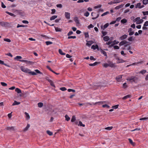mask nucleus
<instances>
[{
    "label": "nucleus",
    "mask_w": 148,
    "mask_h": 148,
    "mask_svg": "<svg viewBox=\"0 0 148 148\" xmlns=\"http://www.w3.org/2000/svg\"><path fill=\"white\" fill-rule=\"evenodd\" d=\"M21 69L23 72L29 73L32 75H35L37 74L36 73L40 74H42V73L40 72L39 70L36 69L35 70V72L34 71H31L30 70L28 69L27 68H25L23 66H21Z\"/></svg>",
    "instance_id": "obj_1"
},
{
    "label": "nucleus",
    "mask_w": 148,
    "mask_h": 148,
    "mask_svg": "<svg viewBox=\"0 0 148 148\" xmlns=\"http://www.w3.org/2000/svg\"><path fill=\"white\" fill-rule=\"evenodd\" d=\"M108 63H104L103 65V66L106 68L108 66H109L112 68L116 66L114 65L115 64L113 63L112 62L110 61H108Z\"/></svg>",
    "instance_id": "obj_2"
},
{
    "label": "nucleus",
    "mask_w": 148,
    "mask_h": 148,
    "mask_svg": "<svg viewBox=\"0 0 148 148\" xmlns=\"http://www.w3.org/2000/svg\"><path fill=\"white\" fill-rule=\"evenodd\" d=\"M91 15L93 17L92 18V19L94 20L97 18L99 16V14H97V13L94 12H92L91 13Z\"/></svg>",
    "instance_id": "obj_3"
},
{
    "label": "nucleus",
    "mask_w": 148,
    "mask_h": 148,
    "mask_svg": "<svg viewBox=\"0 0 148 148\" xmlns=\"http://www.w3.org/2000/svg\"><path fill=\"white\" fill-rule=\"evenodd\" d=\"M9 23L3 21L0 22V25L2 27H7L8 26Z\"/></svg>",
    "instance_id": "obj_4"
},
{
    "label": "nucleus",
    "mask_w": 148,
    "mask_h": 148,
    "mask_svg": "<svg viewBox=\"0 0 148 148\" xmlns=\"http://www.w3.org/2000/svg\"><path fill=\"white\" fill-rule=\"evenodd\" d=\"M16 12L21 16L23 15L24 12L21 10H14V12Z\"/></svg>",
    "instance_id": "obj_5"
},
{
    "label": "nucleus",
    "mask_w": 148,
    "mask_h": 148,
    "mask_svg": "<svg viewBox=\"0 0 148 148\" xmlns=\"http://www.w3.org/2000/svg\"><path fill=\"white\" fill-rule=\"evenodd\" d=\"M137 78V77H135L132 76L128 79H127V80L129 81H132L131 82H134L136 83L135 81V79Z\"/></svg>",
    "instance_id": "obj_6"
},
{
    "label": "nucleus",
    "mask_w": 148,
    "mask_h": 148,
    "mask_svg": "<svg viewBox=\"0 0 148 148\" xmlns=\"http://www.w3.org/2000/svg\"><path fill=\"white\" fill-rule=\"evenodd\" d=\"M86 41L87 42L86 43V45H87L89 47L91 45H92L94 43L93 41L92 40H90V41L86 40Z\"/></svg>",
    "instance_id": "obj_7"
},
{
    "label": "nucleus",
    "mask_w": 148,
    "mask_h": 148,
    "mask_svg": "<svg viewBox=\"0 0 148 148\" xmlns=\"http://www.w3.org/2000/svg\"><path fill=\"white\" fill-rule=\"evenodd\" d=\"M128 42H127L125 40H122L121 42L119 44V45L120 46H121L124 45H125L127 44V43Z\"/></svg>",
    "instance_id": "obj_8"
},
{
    "label": "nucleus",
    "mask_w": 148,
    "mask_h": 148,
    "mask_svg": "<svg viewBox=\"0 0 148 148\" xmlns=\"http://www.w3.org/2000/svg\"><path fill=\"white\" fill-rule=\"evenodd\" d=\"M65 17L68 19L70 18V13L68 12H65Z\"/></svg>",
    "instance_id": "obj_9"
},
{
    "label": "nucleus",
    "mask_w": 148,
    "mask_h": 148,
    "mask_svg": "<svg viewBox=\"0 0 148 148\" xmlns=\"http://www.w3.org/2000/svg\"><path fill=\"white\" fill-rule=\"evenodd\" d=\"M127 37V35L126 34H124L122 36H121L119 38L121 40H123L126 38Z\"/></svg>",
    "instance_id": "obj_10"
},
{
    "label": "nucleus",
    "mask_w": 148,
    "mask_h": 148,
    "mask_svg": "<svg viewBox=\"0 0 148 148\" xmlns=\"http://www.w3.org/2000/svg\"><path fill=\"white\" fill-rule=\"evenodd\" d=\"M5 129H6L7 130H12L14 131V127L13 126H12L11 127H8L5 128Z\"/></svg>",
    "instance_id": "obj_11"
},
{
    "label": "nucleus",
    "mask_w": 148,
    "mask_h": 148,
    "mask_svg": "<svg viewBox=\"0 0 148 148\" xmlns=\"http://www.w3.org/2000/svg\"><path fill=\"white\" fill-rule=\"evenodd\" d=\"M122 78V75H120L116 78V79L118 82L121 81V79Z\"/></svg>",
    "instance_id": "obj_12"
},
{
    "label": "nucleus",
    "mask_w": 148,
    "mask_h": 148,
    "mask_svg": "<svg viewBox=\"0 0 148 148\" xmlns=\"http://www.w3.org/2000/svg\"><path fill=\"white\" fill-rule=\"evenodd\" d=\"M100 62H95L93 64H90L89 65L90 66H93L96 65L98 64H100Z\"/></svg>",
    "instance_id": "obj_13"
},
{
    "label": "nucleus",
    "mask_w": 148,
    "mask_h": 148,
    "mask_svg": "<svg viewBox=\"0 0 148 148\" xmlns=\"http://www.w3.org/2000/svg\"><path fill=\"white\" fill-rule=\"evenodd\" d=\"M25 62H26L27 64L29 65H33L34 63V62H32L27 60H25Z\"/></svg>",
    "instance_id": "obj_14"
},
{
    "label": "nucleus",
    "mask_w": 148,
    "mask_h": 148,
    "mask_svg": "<svg viewBox=\"0 0 148 148\" xmlns=\"http://www.w3.org/2000/svg\"><path fill=\"white\" fill-rule=\"evenodd\" d=\"M110 39V38L109 36H104L103 38V40L105 41H108Z\"/></svg>",
    "instance_id": "obj_15"
},
{
    "label": "nucleus",
    "mask_w": 148,
    "mask_h": 148,
    "mask_svg": "<svg viewBox=\"0 0 148 148\" xmlns=\"http://www.w3.org/2000/svg\"><path fill=\"white\" fill-rule=\"evenodd\" d=\"M30 127V125L29 124H27L26 127L24 129L23 131L24 132H25L27 131L28 129V128Z\"/></svg>",
    "instance_id": "obj_16"
},
{
    "label": "nucleus",
    "mask_w": 148,
    "mask_h": 148,
    "mask_svg": "<svg viewBox=\"0 0 148 148\" xmlns=\"http://www.w3.org/2000/svg\"><path fill=\"white\" fill-rule=\"evenodd\" d=\"M74 20L76 24H79V22L77 17H75L74 18Z\"/></svg>",
    "instance_id": "obj_17"
},
{
    "label": "nucleus",
    "mask_w": 148,
    "mask_h": 148,
    "mask_svg": "<svg viewBox=\"0 0 148 148\" xmlns=\"http://www.w3.org/2000/svg\"><path fill=\"white\" fill-rule=\"evenodd\" d=\"M143 62V61H141V62H136V63H134L133 64H130V65H127V67H129L130 66L132 65H135L136 64H139V63H142Z\"/></svg>",
    "instance_id": "obj_18"
},
{
    "label": "nucleus",
    "mask_w": 148,
    "mask_h": 148,
    "mask_svg": "<svg viewBox=\"0 0 148 148\" xmlns=\"http://www.w3.org/2000/svg\"><path fill=\"white\" fill-rule=\"evenodd\" d=\"M21 103L19 102H17L16 101H14V103H13L12 105L14 106L16 105H18L20 104Z\"/></svg>",
    "instance_id": "obj_19"
},
{
    "label": "nucleus",
    "mask_w": 148,
    "mask_h": 148,
    "mask_svg": "<svg viewBox=\"0 0 148 148\" xmlns=\"http://www.w3.org/2000/svg\"><path fill=\"white\" fill-rule=\"evenodd\" d=\"M100 51H101V53H102L105 56H106V58H107V55L106 52V51H103L102 49H101Z\"/></svg>",
    "instance_id": "obj_20"
},
{
    "label": "nucleus",
    "mask_w": 148,
    "mask_h": 148,
    "mask_svg": "<svg viewBox=\"0 0 148 148\" xmlns=\"http://www.w3.org/2000/svg\"><path fill=\"white\" fill-rule=\"evenodd\" d=\"M7 14H8L9 15H10V16H13L14 17H15L16 16V15L13 14V13H12L8 11H6L5 12Z\"/></svg>",
    "instance_id": "obj_21"
},
{
    "label": "nucleus",
    "mask_w": 148,
    "mask_h": 148,
    "mask_svg": "<svg viewBox=\"0 0 148 148\" xmlns=\"http://www.w3.org/2000/svg\"><path fill=\"white\" fill-rule=\"evenodd\" d=\"M131 97V96L130 95H127L123 97L122 99L123 100H125L128 98H130Z\"/></svg>",
    "instance_id": "obj_22"
},
{
    "label": "nucleus",
    "mask_w": 148,
    "mask_h": 148,
    "mask_svg": "<svg viewBox=\"0 0 148 148\" xmlns=\"http://www.w3.org/2000/svg\"><path fill=\"white\" fill-rule=\"evenodd\" d=\"M58 17V16L57 15H53L50 18V20L51 21H52L53 20H54L56 18Z\"/></svg>",
    "instance_id": "obj_23"
},
{
    "label": "nucleus",
    "mask_w": 148,
    "mask_h": 148,
    "mask_svg": "<svg viewBox=\"0 0 148 148\" xmlns=\"http://www.w3.org/2000/svg\"><path fill=\"white\" fill-rule=\"evenodd\" d=\"M75 120H76L75 116V115H73L72 117V118L71 119V121L72 122H74L75 121Z\"/></svg>",
    "instance_id": "obj_24"
},
{
    "label": "nucleus",
    "mask_w": 148,
    "mask_h": 148,
    "mask_svg": "<svg viewBox=\"0 0 148 148\" xmlns=\"http://www.w3.org/2000/svg\"><path fill=\"white\" fill-rule=\"evenodd\" d=\"M143 21V19H140L138 20V21H137L136 22V23L137 24H140Z\"/></svg>",
    "instance_id": "obj_25"
},
{
    "label": "nucleus",
    "mask_w": 148,
    "mask_h": 148,
    "mask_svg": "<svg viewBox=\"0 0 148 148\" xmlns=\"http://www.w3.org/2000/svg\"><path fill=\"white\" fill-rule=\"evenodd\" d=\"M15 91L18 93H21V90L18 88H16L15 89Z\"/></svg>",
    "instance_id": "obj_26"
},
{
    "label": "nucleus",
    "mask_w": 148,
    "mask_h": 148,
    "mask_svg": "<svg viewBox=\"0 0 148 148\" xmlns=\"http://www.w3.org/2000/svg\"><path fill=\"white\" fill-rule=\"evenodd\" d=\"M59 52L60 54L62 55H65V53H63L62 50L61 49H59Z\"/></svg>",
    "instance_id": "obj_27"
},
{
    "label": "nucleus",
    "mask_w": 148,
    "mask_h": 148,
    "mask_svg": "<svg viewBox=\"0 0 148 148\" xmlns=\"http://www.w3.org/2000/svg\"><path fill=\"white\" fill-rule=\"evenodd\" d=\"M78 126H82L83 127H84L85 126V125L83 124L82 122L81 121H79V123L78 124Z\"/></svg>",
    "instance_id": "obj_28"
},
{
    "label": "nucleus",
    "mask_w": 148,
    "mask_h": 148,
    "mask_svg": "<svg viewBox=\"0 0 148 148\" xmlns=\"http://www.w3.org/2000/svg\"><path fill=\"white\" fill-rule=\"evenodd\" d=\"M101 33L102 34V35L101 36V37H103V36H106L107 34V32L103 31L101 32Z\"/></svg>",
    "instance_id": "obj_29"
},
{
    "label": "nucleus",
    "mask_w": 148,
    "mask_h": 148,
    "mask_svg": "<svg viewBox=\"0 0 148 148\" xmlns=\"http://www.w3.org/2000/svg\"><path fill=\"white\" fill-rule=\"evenodd\" d=\"M55 30L56 32H61L62 29H60V28H59L58 27H55Z\"/></svg>",
    "instance_id": "obj_30"
},
{
    "label": "nucleus",
    "mask_w": 148,
    "mask_h": 148,
    "mask_svg": "<svg viewBox=\"0 0 148 148\" xmlns=\"http://www.w3.org/2000/svg\"><path fill=\"white\" fill-rule=\"evenodd\" d=\"M65 120L66 121H69L70 120V118L67 114H66L65 115Z\"/></svg>",
    "instance_id": "obj_31"
},
{
    "label": "nucleus",
    "mask_w": 148,
    "mask_h": 148,
    "mask_svg": "<svg viewBox=\"0 0 148 148\" xmlns=\"http://www.w3.org/2000/svg\"><path fill=\"white\" fill-rule=\"evenodd\" d=\"M25 114L26 116V118L27 119H30V116L29 114L27 112H25Z\"/></svg>",
    "instance_id": "obj_32"
},
{
    "label": "nucleus",
    "mask_w": 148,
    "mask_h": 148,
    "mask_svg": "<svg viewBox=\"0 0 148 148\" xmlns=\"http://www.w3.org/2000/svg\"><path fill=\"white\" fill-rule=\"evenodd\" d=\"M125 62V61L123 60V59H121L120 60V61H117V63H118V64H119V63H122V62Z\"/></svg>",
    "instance_id": "obj_33"
},
{
    "label": "nucleus",
    "mask_w": 148,
    "mask_h": 148,
    "mask_svg": "<svg viewBox=\"0 0 148 148\" xmlns=\"http://www.w3.org/2000/svg\"><path fill=\"white\" fill-rule=\"evenodd\" d=\"M127 22V20L125 19H123L121 20V22L123 24Z\"/></svg>",
    "instance_id": "obj_34"
},
{
    "label": "nucleus",
    "mask_w": 148,
    "mask_h": 148,
    "mask_svg": "<svg viewBox=\"0 0 148 148\" xmlns=\"http://www.w3.org/2000/svg\"><path fill=\"white\" fill-rule=\"evenodd\" d=\"M38 106L39 108L42 107L43 106V103L42 102H40L38 104Z\"/></svg>",
    "instance_id": "obj_35"
},
{
    "label": "nucleus",
    "mask_w": 148,
    "mask_h": 148,
    "mask_svg": "<svg viewBox=\"0 0 148 148\" xmlns=\"http://www.w3.org/2000/svg\"><path fill=\"white\" fill-rule=\"evenodd\" d=\"M46 132L49 136H51L53 135V133L49 130L47 131Z\"/></svg>",
    "instance_id": "obj_36"
},
{
    "label": "nucleus",
    "mask_w": 148,
    "mask_h": 148,
    "mask_svg": "<svg viewBox=\"0 0 148 148\" xmlns=\"http://www.w3.org/2000/svg\"><path fill=\"white\" fill-rule=\"evenodd\" d=\"M143 3L144 5H146L148 3V0H143Z\"/></svg>",
    "instance_id": "obj_37"
},
{
    "label": "nucleus",
    "mask_w": 148,
    "mask_h": 148,
    "mask_svg": "<svg viewBox=\"0 0 148 148\" xmlns=\"http://www.w3.org/2000/svg\"><path fill=\"white\" fill-rule=\"evenodd\" d=\"M146 72V70H143L140 71L139 73L142 74H144Z\"/></svg>",
    "instance_id": "obj_38"
},
{
    "label": "nucleus",
    "mask_w": 148,
    "mask_h": 148,
    "mask_svg": "<svg viewBox=\"0 0 148 148\" xmlns=\"http://www.w3.org/2000/svg\"><path fill=\"white\" fill-rule=\"evenodd\" d=\"M141 3H137V4L136 6V8H140V6H141Z\"/></svg>",
    "instance_id": "obj_39"
},
{
    "label": "nucleus",
    "mask_w": 148,
    "mask_h": 148,
    "mask_svg": "<svg viewBox=\"0 0 148 148\" xmlns=\"http://www.w3.org/2000/svg\"><path fill=\"white\" fill-rule=\"evenodd\" d=\"M5 41L7 42H11V40L9 38H4L3 39Z\"/></svg>",
    "instance_id": "obj_40"
},
{
    "label": "nucleus",
    "mask_w": 148,
    "mask_h": 148,
    "mask_svg": "<svg viewBox=\"0 0 148 148\" xmlns=\"http://www.w3.org/2000/svg\"><path fill=\"white\" fill-rule=\"evenodd\" d=\"M113 128V127L112 126L111 127H108L105 128V129L106 130H111Z\"/></svg>",
    "instance_id": "obj_41"
},
{
    "label": "nucleus",
    "mask_w": 148,
    "mask_h": 148,
    "mask_svg": "<svg viewBox=\"0 0 148 148\" xmlns=\"http://www.w3.org/2000/svg\"><path fill=\"white\" fill-rule=\"evenodd\" d=\"M45 43L46 45H49L53 43L52 42L49 41L46 42Z\"/></svg>",
    "instance_id": "obj_42"
},
{
    "label": "nucleus",
    "mask_w": 148,
    "mask_h": 148,
    "mask_svg": "<svg viewBox=\"0 0 148 148\" xmlns=\"http://www.w3.org/2000/svg\"><path fill=\"white\" fill-rule=\"evenodd\" d=\"M84 34L85 38H88L89 37L88 33V32H85L84 33Z\"/></svg>",
    "instance_id": "obj_43"
},
{
    "label": "nucleus",
    "mask_w": 148,
    "mask_h": 148,
    "mask_svg": "<svg viewBox=\"0 0 148 148\" xmlns=\"http://www.w3.org/2000/svg\"><path fill=\"white\" fill-rule=\"evenodd\" d=\"M140 120H148V117H144L141 118L140 119Z\"/></svg>",
    "instance_id": "obj_44"
},
{
    "label": "nucleus",
    "mask_w": 148,
    "mask_h": 148,
    "mask_svg": "<svg viewBox=\"0 0 148 148\" xmlns=\"http://www.w3.org/2000/svg\"><path fill=\"white\" fill-rule=\"evenodd\" d=\"M22 58L21 56H17L14 58L15 60H17L18 59H21Z\"/></svg>",
    "instance_id": "obj_45"
},
{
    "label": "nucleus",
    "mask_w": 148,
    "mask_h": 148,
    "mask_svg": "<svg viewBox=\"0 0 148 148\" xmlns=\"http://www.w3.org/2000/svg\"><path fill=\"white\" fill-rule=\"evenodd\" d=\"M140 19V18L139 17H137L135 18L134 20L133 21L134 22H137L138 20Z\"/></svg>",
    "instance_id": "obj_46"
},
{
    "label": "nucleus",
    "mask_w": 148,
    "mask_h": 148,
    "mask_svg": "<svg viewBox=\"0 0 148 148\" xmlns=\"http://www.w3.org/2000/svg\"><path fill=\"white\" fill-rule=\"evenodd\" d=\"M1 84L3 86H5L7 85L6 83L4 82H1Z\"/></svg>",
    "instance_id": "obj_47"
},
{
    "label": "nucleus",
    "mask_w": 148,
    "mask_h": 148,
    "mask_svg": "<svg viewBox=\"0 0 148 148\" xmlns=\"http://www.w3.org/2000/svg\"><path fill=\"white\" fill-rule=\"evenodd\" d=\"M109 13V12L108 11L106 12H105L103 13L102 14H101V16H103L105 15H106Z\"/></svg>",
    "instance_id": "obj_48"
},
{
    "label": "nucleus",
    "mask_w": 148,
    "mask_h": 148,
    "mask_svg": "<svg viewBox=\"0 0 148 148\" xmlns=\"http://www.w3.org/2000/svg\"><path fill=\"white\" fill-rule=\"evenodd\" d=\"M76 38V36H69L68 37V39H70V38Z\"/></svg>",
    "instance_id": "obj_49"
},
{
    "label": "nucleus",
    "mask_w": 148,
    "mask_h": 148,
    "mask_svg": "<svg viewBox=\"0 0 148 148\" xmlns=\"http://www.w3.org/2000/svg\"><path fill=\"white\" fill-rule=\"evenodd\" d=\"M119 106V105H116L114 106H113L112 107V108L114 109H117L118 108Z\"/></svg>",
    "instance_id": "obj_50"
},
{
    "label": "nucleus",
    "mask_w": 148,
    "mask_h": 148,
    "mask_svg": "<svg viewBox=\"0 0 148 148\" xmlns=\"http://www.w3.org/2000/svg\"><path fill=\"white\" fill-rule=\"evenodd\" d=\"M128 140H129V142L130 144H131L132 145H134V143L133 142L132 140V139H131L130 138H129Z\"/></svg>",
    "instance_id": "obj_51"
},
{
    "label": "nucleus",
    "mask_w": 148,
    "mask_h": 148,
    "mask_svg": "<svg viewBox=\"0 0 148 148\" xmlns=\"http://www.w3.org/2000/svg\"><path fill=\"white\" fill-rule=\"evenodd\" d=\"M68 91L69 92H75V90H74L73 89H69L68 90Z\"/></svg>",
    "instance_id": "obj_52"
},
{
    "label": "nucleus",
    "mask_w": 148,
    "mask_h": 148,
    "mask_svg": "<svg viewBox=\"0 0 148 148\" xmlns=\"http://www.w3.org/2000/svg\"><path fill=\"white\" fill-rule=\"evenodd\" d=\"M89 15V13L87 11L86 12H85L84 14V15L86 17H88Z\"/></svg>",
    "instance_id": "obj_53"
},
{
    "label": "nucleus",
    "mask_w": 148,
    "mask_h": 148,
    "mask_svg": "<svg viewBox=\"0 0 148 148\" xmlns=\"http://www.w3.org/2000/svg\"><path fill=\"white\" fill-rule=\"evenodd\" d=\"M56 6L57 8H62V5L61 4H58L56 5Z\"/></svg>",
    "instance_id": "obj_54"
},
{
    "label": "nucleus",
    "mask_w": 148,
    "mask_h": 148,
    "mask_svg": "<svg viewBox=\"0 0 148 148\" xmlns=\"http://www.w3.org/2000/svg\"><path fill=\"white\" fill-rule=\"evenodd\" d=\"M109 24L108 23H107L105 24L104 26V28H107L108 26H109Z\"/></svg>",
    "instance_id": "obj_55"
},
{
    "label": "nucleus",
    "mask_w": 148,
    "mask_h": 148,
    "mask_svg": "<svg viewBox=\"0 0 148 148\" xmlns=\"http://www.w3.org/2000/svg\"><path fill=\"white\" fill-rule=\"evenodd\" d=\"M60 89L62 91H64L66 90V89L65 87H63L60 88Z\"/></svg>",
    "instance_id": "obj_56"
},
{
    "label": "nucleus",
    "mask_w": 148,
    "mask_h": 148,
    "mask_svg": "<svg viewBox=\"0 0 148 148\" xmlns=\"http://www.w3.org/2000/svg\"><path fill=\"white\" fill-rule=\"evenodd\" d=\"M102 107H103V108H106V107L107 108H109V107H110V106H108V105H107V104H104V105H103V106H102Z\"/></svg>",
    "instance_id": "obj_57"
},
{
    "label": "nucleus",
    "mask_w": 148,
    "mask_h": 148,
    "mask_svg": "<svg viewBox=\"0 0 148 148\" xmlns=\"http://www.w3.org/2000/svg\"><path fill=\"white\" fill-rule=\"evenodd\" d=\"M144 26L147 27L148 26V21H146L143 25Z\"/></svg>",
    "instance_id": "obj_58"
},
{
    "label": "nucleus",
    "mask_w": 148,
    "mask_h": 148,
    "mask_svg": "<svg viewBox=\"0 0 148 148\" xmlns=\"http://www.w3.org/2000/svg\"><path fill=\"white\" fill-rule=\"evenodd\" d=\"M143 13L144 15H148V11H146V12H143Z\"/></svg>",
    "instance_id": "obj_59"
},
{
    "label": "nucleus",
    "mask_w": 148,
    "mask_h": 148,
    "mask_svg": "<svg viewBox=\"0 0 148 148\" xmlns=\"http://www.w3.org/2000/svg\"><path fill=\"white\" fill-rule=\"evenodd\" d=\"M25 26L24 25H20L19 24H18L17 26V28H18L20 27H25Z\"/></svg>",
    "instance_id": "obj_60"
},
{
    "label": "nucleus",
    "mask_w": 148,
    "mask_h": 148,
    "mask_svg": "<svg viewBox=\"0 0 148 148\" xmlns=\"http://www.w3.org/2000/svg\"><path fill=\"white\" fill-rule=\"evenodd\" d=\"M56 10L55 9H52L51 10V14H54L55 12H56Z\"/></svg>",
    "instance_id": "obj_61"
},
{
    "label": "nucleus",
    "mask_w": 148,
    "mask_h": 148,
    "mask_svg": "<svg viewBox=\"0 0 148 148\" xmlns=\"http://www.w3.org/2000/svg\"><path fill=\"white\" fill-rule=\"evenodd\" d=\"M90 59L91 60H95L96 59L95 58L92 56H90Z\"/></svg>",
    "instance_id": "obj_62"
},
{
    "label": "nucleus",
    "mask_w": 148,
    "mask_h": 148,
    "mask_svg": "<svg viewBox=\"0 0 148 148\" xmlns=\"http://www.w3.org/2000/svg\"><path fill=\"white\" fill-rule=\"evenodd\" d=\"M73 32L72 31H71L69 32L67 34V35L68 36H69L71 35H72L73 34Z\"/></svg>",
    "instance_id": "obj_63"
},
{
    "label": "nucleus",
    "mask_w": 148,
    "mask_h": 148,
    "mask_svg": "<svg viewBox=\"0 0 148 148\" xmlns=\"http://www.w3.org/2000/svg\"><path fill=\"white\" fill-rule=\"evenodd\" d=\"M133 39L132 36H130L128 39V40L129 41H132Z\"/></svg>",
    "instance_id": "obj_64"
}]
</instances>
